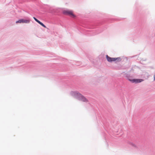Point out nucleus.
<instances>
[{"label":"nucleus","mask_w":155,"mask_h":155,"mask_svg":"<svg viewBox=\"0 0 155 155\" xmlns=\"http://www.w3.org/2000/svg\"><path fill=\"white\" fill-rule=\"evenodd\" d=\"M63 13L64 14L69 15L73 18H75L76 17L75 15L74 14L73 11L72 10H67L64 11H63Z\"/></svg>","instance_id":"nucleus-1"},{"label":"nucleus","mask_w":155,"mask_h":155,"mask_svg":"<svg viewBox=\"0 0 155 155\" xmlns=\"http://www.w3.org/2000/svg\"><path fill=\"white\" fill-rule=\"evenodd\" d=\"M106 57L107 61L109 62L115 61L117 60L118 61H120V58H111L108 56V55H106Z\"/></svg>","instance_id":"nucleus-2"},{"label":"nucleus","mask_w":155,"mask_h":155,"mask_svg":"<svg viewBox=\"0 0 155 155\" xmlns=\"http://www.w3.org/2000/svg\"><path fill=\"white\" fill-rule=\"evenodd\" d=\"M30 20H25L23 19H21L19 20L16 21V23H28L30 22Z\"/></svg>","instance_id":"nucleus-3"},{"label":"nucleus","mask_w":155,"mask_h":155,"mask_svg":"<svg viewBox=\"0 0 155 155\" xmlns=\"http://www.w3.org/2000/svg\"><path fill=\"white\" fill-rule=\"evenodd\" d=\"M132 82H135L136 83H138L140 82L143 81L142 79H134L133 80H130Z\"/></svg>","instance_id":"nucleus-4"},{"label":"nucleus","mask_w":155,"mask_h":155,"mask_svg":"<svg viewBox=\"0 0 155 155\" xmlns=\"http://www.w3.org/2000/svg\"><path fill=\"white\" fill-rule=\"evenodd\" d=\"M33 18L34 19V20L37 22L39 24H40L43 27L45 28H46V26L41 22L40 21H39L38 20L37 18H36L35 17H33Z\"/></svg>","instance_id":"nucleus-5"},{"label":"nucleus","mask_w":155,"mask_h":155,"mask_svg":"<svg viewBox=\"0 0 155 155\" xmlns=\"http://www.w3.org/2000/svg\"><path fill=\"white\" fill-rule=\"evenodd\" d=\"M79 100L84 102H87V99L81 94L80 95V97H79Z\"/></svg>","instance_id":"nucleus-6"}]
</instances>
